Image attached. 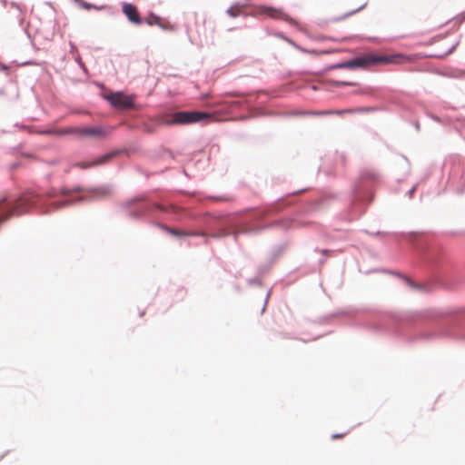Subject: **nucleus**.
Masks as SVG:
<instances>
[{"label": "nucleus", "mask_w": 465, "mask_h": 465, "mask_svg": "<svg viewBox=\"0 0 465 465\" xmlns=\"http://www.w3.org/2000/svg\"><path fill=\"white\" fill-rule=\"evenodd\" d=\"M407 61V58L401 54L392 55H383L370 53L362 56L356 57L351 61L341 63L331 66V69L337 68H356L368 67L378 64H401Z\"/></svg>", "instance_id": "obj_1"}, {"label": "nucleus", "mask_w": 465, "mask_h": 465, "mask_svg": "<svg viewBox=\"0 0 465 465\" xmlns=\"http://www.w3.org/2000/svg\"><path fill=\"white\" fill-rule=\"evenodd\" d=\"M40 195L29 192L23 194L15 203L6 202L4 198L0 201V223L5 222L14 215H20L28 212L39 201Z\"/></svg>", "instance_id": "obj_2"}, {"label": "nucleus", "mask_w": 465, "mask_h": 465, "mask_svg": "<svg viewBox=\"0 0 465 465\" xmlns=\"http://www.w3.org/2000/svg\"><path fill=\"white\" fill-rule=\"evenodd\" d=\"M211 114L196 111H182L176 112L171 115V120L167 121L168 124H189L211 119Z\"/></svg>", "instance_id": "obj_3"}, {"label": "nucleus", "mask_w": 465, "mask_h": 465, "mask_svg": "<svg viewBox=\"0 0 465 465\" xmlns=\"http://www.w3.org/2000/svg\"><path fill=\"white\" fill-rule=\"evenodd\" d=\"M105 99L115 108L126 110L134 106V96L125 95L123 93L116 92L107 94Z\"/></svg>", "instance_id": "obj_4"}, {"label": "nucleus", "mask_w": 465, "mask_h": 465, "mask_svg": "<svg viewBox=\"0 0 465 465\" xmlns=\"http://www.w3.org/2000/svg\"><path fill=\"white\" fill-rule=\"evenodd\" d=\"M111 128L102 126L93 127H77V135L81 137H94L98 139H105L111 133Z\"/></svg>", "instance_id": "obj_5"}, {"label": "nucleus", "mask_w": 465, "mask_h": 465, "mask_svg": "<svg viewBox=\"0 0 465 465\" xmlns=\"http://www.w3.org/2000/svg\"><path fill=\"white\" fill-rule=\"evenodd\" d=\"M119 153H120V151H118V150L113 151L111 153H108L104 155L98 157L96 160H94L92 162L78 163H76V166H78L82 169H87L90 167L104 164V163H108L109 161H111L114 157H115Z\"/></svg>", "instance_id": "obj_6"}, {"label": "nucleus", "mask_w": 465, "mask_h": 465, "mask_svg": "<svg viewBox=\"0 0 465 465\" xmlns=\"http://www.w3.org/2000/svg\"><path fill=\"white\" fill-rule=\"evenodd\" d=\"M258 13L260 15H267L273 19H281L288 22H292V20L285 14L282 9L269 7V6H260L258 8Z\"/></svg>", "instance_id": "obj_7"}, {"label": "nucleus", "mask_w": 465, "mask_h": 465, "mask_svg": "<svg viewBox=\"0 0 465 465\" xmlns=\"http://www.w3.org/2000/svg\"><path fill=\"white\" fill-rule=\"evenodd\" d=\"M123 13L126 15V17L131 23L134 25H140L142 23L137 8L134 5L129 3H124Z\"/></svg>", "instance_id": "obj_8"}, {"label": "nucleus", "mask_w": 465, "mask_h": 465, "mask_svg": "<svg viewBox=\"0 0 465 465\" xmlns=\"http://www.w3.org/2000/svg\"><path fill=\"white\" fill-rule=\"evenodd\" d=\"M77 127H65L57 130H48L45 131L46 134H54V135H65V134H76L77 135Z\"/></svg>", "instance_id": "obj_9"}, {"label": "nucleus", "mask_w": 465, "mask_h": 465, "mask_svg": "<svg viewBox=\"0 0 465 465\" xmlns=\"http://www.w3.org/2000/svg\"><path fill=\"white\" fill-rule=\"evenodd\" d=\"M78 191H80L79 188H75V189H73V190H68V189H65V188H62L60 191H57L56 189H51L50 191H48L46 193V196L48 198H54V197L58 196L59 194L67 195V194H69L72 192H78Z\"/></svg>", "instance_id": "obj_10"}, {"label": "nucleus", "mask_w": 465, "mask_h": 465, "mask_svg": "<svg viewBox=\"0 0 465 465\" xmlns=\"http://www.w3.org/2000/svg\"><path fill=\"white\" fill-rule=\"evenodd\" d=\"M69 204L68 201H57L51 203V210H58Z\"/></svg>", "instance_id": "obj_11"}, {"label": "nucleus", "mask_w": 465, "mask_h": 465, "mask_svg": "<svg viewBox=\"0 0 465 465\" xmlns=\"http://www.w3.org/2000/svg\"><path fill=\"white\" fill-rule=\"evenodd\" d=\"M147 23L148 25H157L159 26H162L161 25V21H160V18L158 16H152L151 18H149L147 20Z\"/></svg>", "instance_id": "obj_12"}, {"label": "nucleus", "mask_w": 465, "mask_h": 465, "mask_svg": "<svg viewBox=\"0 0 465 465\" xmlns=\"http://www.w3.org/2000/svg\"><path fill=\"white\" fill-rule=\"evenodd\" d=\"M302 51L306 54H313V55L328 54L327 51H316V50H306V49H302Z\"/></svg>", "instance_id": "obj_13"}, {"label": "nucleus", "mask_w": 465, "mask_h": 465, "mask_svg": "<svg viewBox=\"0 0 465 465\" xmlns=\"http://www.w3.org/2000/svg\"><path fill=\"white\" fill-rule=\"evenodd\" d=\"M227 13L232 17H236L238 15V14H239V10H237V9H235L233 7H231L230 9H228Z\"/></svg>", "instance_id": "obj_14"}, {"label": "nucleus", "mask_w": 465, "mask_h": 465, "mask_svg": "<svg viewBox=\"0 0 465 465\" xmlns=\"http://www.w3.org/2000/svg\"><path fill=\"white\" fill-rule=\"evenodd\" d=\"M171 232L173 234V235H177V236H182V235H193V233H187V232H179V231H176V230H172Z\"/></svg>", "instance_id": "obj_15"}, {"label": "nucleus", "mask_w": 465, "mask_h": 465, "mask_svg": "<svg viewBox=\"0 0 465 465\" xmlns=\"http://www.w3.org/2000/svg\"><path fill=\"white\" fill-rule=\"evenodd\" d=\"M346 434H347V432H345V433H339V434H338V433H337V434H332V435H331V439H332V440L341 439V438H343Z\"/></svg>", "instance_id": "obj_16"}, {"label": "nucleus", "mask_w": 465, "mask_h": 465, "mask_svg": "<svg viewBox=\"0 0 465 465\" xmlns=\"http://www.w3.org/2000/svg\"><path fill=\"white\" fill-rule=\"evenodd\" d=\"M0 70L8 73V66L3 64H0Z\"/></svg>", "instance_id": "obj_17"}, {"label": "nucleus", "mask_w": 465, "mask_h": 465, "mask_svg": "<svg viewBox=\"0 0 465 465\" xmlns=\"http://www.w3.org/2000/svg\"><path fill=\"white\" fill-rule=\"evenodd\" d=\"M365 5H366V3L362 4V5H360V6H359V7H358V8H357L353 13H355V12H357V11H359V10L363 9V8L365 7Z\"/></svg>", "instance_id": "obj_18"}, {"label": "nucleus", "mask_w": 465, "mask_h": 465, "mask_svg": "<svg viewBox=\"0 0 465 465\" xmlns=\"http://www.w3.org/2000/svg\"><path fill=\"white\" fill-rule=\"evenodd\" d=\"M341 84H343V85H354V84L351 83V82H342Z\"/></svg>", "instance_id": "obj_19"}, {"label": "nucleus", "mask_w": 465, "mask_h": 465, "mask_svg": "<svg viewBox=\"0 0 465 465\" xmlns=\"http://www.w3.org/2000/svg\"><path fill=\"white\" fill-rule=\"evenodd\" d=\"M348 112H349L348 110H345V111H343V112H339L338 114H341V113H348Z\"/></svg>", "instance_id": "obj_20"}]
</instances>
